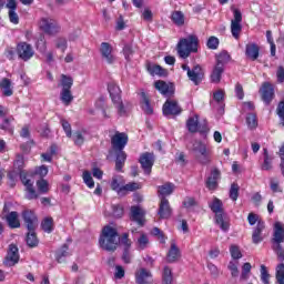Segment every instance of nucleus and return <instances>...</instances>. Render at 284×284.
<instances>
[{
  "label": "nucleus",
  "mask_w": 284,
  "mask_h": 284,
  "mask_svg": "<svg viewBox=\"0 0 284 284\" xmlns=\"http://www.w3.org/2000/svg\"><path fill=\"white\" fill-rule=\"evenodd\" d=\"M270 187L272 192L276 193H283V187H281V181L276 178H271L270 179Z\"/></svg>",
  "instance_id": "nucleus-49"
},
{
  "label": "nucleus",
  "mask_w": 284,
  "mask_h": 284,
  "mask_svg": "<svg viewBox=\"0 0 284 284\" xmlns=\"http://www.w3.org/2000/svg\"><path fill=\"white\" fill-rule=\"evenodd\" d=\"M187 77L190 81L194 83V85H199L201 81H203V69L201 65L196 64L191 71H189Z\"/></svg>",
  "instance_id": "nucleus-19"
},
{
  "label": "nucleus",
  "mask_w": 284,
  "mask_h": 284,
  "mask_svg": "<svg viewBox=\"0 0 284 284\" xmlns=\"http://www.w3.org/2000/svg\"><path fill=\"white\" fill-rule=\"evenodd\" d=\"M16 52L22 61H30L34 57V49L28 42L18 43Z\"/></svg>",
  "instance_id": "nucleus-10"
},
{
  "label": "nucleus",
  "mask_w": 284,
  "mask_h": 284,
  "mask_svg": "<svg viewBox=\"0 0 284 284\" xmlns=\"http://www.w3.org/2000/svg\"><path fill=\"white\" fill-rule=\"evenodd\" d=\"M112 210L113 216H115V219H121V216H123V206L120 204L112 205Z\"/></svg>",
  "instance_id": "nucleus-62"
},
{
  "label": "nucleus",
  "mask_w": 284,
  "mask_h": 284,
  "mask_svg": "<svg viewBox=\"0 0 284 284\" xmlns=\"http://www.w3.org/2000/svg\"><path fill=\"white\" fill-rule=\"evenodd\" d=\"M7 223L9 227L17 229L21 227V222H19V213L12 211L6 215Z\"/></svg>",
  "instance_id": "nucleus-29"
},
{
  "label": "nucleus",
  "mask_w": 284,
  "mask_h": 284,
  "mask_svg": "<svg viewBox=\"0 0 284 284\" xmlns=\"http://www.w3.org/2000/svg\"><path fill=\"white\" fill-rule=\"evenodd\" d=\"M111 145L115 152H123V149L128 145V135L123 132L115 131L111 136Z\"/></svg>",
  "instance_id": "nucleus-8"
},
{
  "label": "nucleus",
  "mask_w": 284,
  "mask_h": 284,
  "mask_svg": "<svg viewBox=\"0 0 284 284\" xmlns=\"http://www.w3.org/2000/svg\"><path fill=\"white\" fill-rule=\"evenodd\" d=\"M61 125H62L68 139H72V125H70L69 122L65 120H61Z\"/></svg>",
  "instance_id": "nucleus-59"
},
{
  "label": "nucleus",
  "mask_w": 284,
  "mask_h": 284,
  "mask_svg": "<svg viewBox=\"0 0 284 284\" xmlns=\"http://www.w3.org/2000/svg\"><path fill=\"white\" fill-rule=\"evenodd\" d=\"M39 28L44 32L45 34H50L51 37H54V34H59L61 27H59V23L57 20L44 17L41 18L39 21Z\"/></svg>",
  "instance_id": "nucleus-6"
},
{
  "label": "nucleus",
  "mask_w": 284,
  "mask_h": 284,
  "mask_svg": "<svg viewBox=\"0 0 284 284\" xmlns=\"http://www.w3.org/2000/svg\"><path fill=\"white\" fill-rule=\"evenodd\" d=\"M20 181L22 185H24L26 199L28 201H34V199H39V193L34 190V179L26 171L20 172Z\"/></svg>",
  "instance_id": "nucleus-4"
},
{
  "label": "nucleus",
  "mask_w": 284,
  "mask_h": 284,
  "mask_svg": "<svg viewBox=\"0 0 284 284\" xmlns=\"http://www.w3.org/2000/svg\"><path fill=\"white\" fill-rule=\"evenodd\" d=\"M176 186L173 183L166 182L163 185L158 186V194L160 199H165V196H170Z\"/></svg>",
  "instance_id": "nucleus-25"
},
{
  "label": "nucleus",
  "mask_w": 284,
  "mask_h": 284,
  "mask_svg": "<svg viewBox=\"0 0 284 284\" xmlns=\"http://www.w3.org/2000/svg\"><path fill=\"white\" fill-rule=\"evenodd\" d=\"M263 230H265V223L258 222L252 234V242L258 245L263 241Z\"/></svg>",
  "instance_id": "nucleus-24"
},
{
  "label": "nucleus",
  "mask_w": 284,
  "mask_h": 284,
  "mask_svg": "<svg viewBox=\"0 0 284 284\" xmlns=\"http://www.w3.org/2000/svg\"><path fill=\"white\" fill-rule=\"evenodd\" d=\"M125 152L123 151H118L116 153V160H115V170L118 172H121V170H123V165H125Z\"/></svg>",
  "instance_id": "nucleus-41"
},
{
  "label": "nucleus",
  "mask_w": 284,
  "mask_h": 284,
  "mask_svg": "<svg viewBox=\"0 0 284 284\" xmlns=\"http://www.w3.org/2000/svg\"><path fill=\"white\" fill-rule=\"evenodd\" d=\"M273 250L278 258V261H284V248L281 244H274Z\"/></svg>",
  "instance_id": "nucleus-57"
},
{
  "label": "nucleus",
  "mask_w": 284,
  "mask_h": 284,
  "mask_svg": "<svg viewBox=\"0 0 284 284\" xmlns=\"http://www.w3.org/2000/svg\"><path fill=\"white\" fill-rule=\"evenodd\" d=\"M100 53L102 59H104L106 63H114V55L112 54V44L108 42H102L100 45Z\"/></svg>",
  "instance_id": "nucleus-16"
},
{
  "label": "nucleus",
  "mask_w": 284,
  "mask_h": 284,
  "mask_svg": "<svg viewBox=\"0 0 284 284\" xmlns=\"http://www.w3.org/2000/svg\"><path fill=\"white\" fill-rule=\"evenodd\" d=\"M112 103L116 109L119 116H125V114H128V109H125V104H123L122 99L114 100Z\"/></svg>",
  "instance_id": "nucleus-45"
},
{
  "label": "nucleus",
  "mask_w": 284,
  "mask_h": 284,
  "mask_svg": "<svg viewBox=\"0 0 284 284\" xmlns=\"http://www.w3.org/2000/svg\"><path fill=\"white\" fill-rule=\"evenodd\" d=\"M55 48H58V50H61V52H65V50H68V40H65L64 38H59L55 41Z\"/></svg>",
  "instance_id": "nucleus-54"
},
{
  "label": "nucleus",
  "mask_w": 284,
  "mask_h": 284,
  "mask_svg": "<svg viewBox=\"0 0 284 284\" xmlns=\"http://www.w3.org/2000/svg\"><path fill=\"white\" fill-rule=\"evenodd\" d=\"M277 115L281 119L282 125H284V101H281L276 109Z\"/></svg>",
  "instance_id": "nucleus-63"
},
{
  "label": "nucleus",
  "mask_w": 284,
  "mask_h": 284,
  "mask_svg": "<svg viewBox=\"0 0 284 284\" xmlns=\"http://www.w3.org/2000/svg\"><path fill=\"white\" fill-rule=\"evenodd\" d=\"M141 97V108L145 114H154V109L152 108V104H150V98H148V94L145 92L140 93Z\"/></svg>",
  "instance_id": "nucleus-26"
},
{
  "label": "nucleus",
  "mask_w": 284,
  "mask_h": 284,
  "mask_svg": "<svg viewBox=\"0 0 284 284\" xmlns=\"http://www.w3.org/2000/svg\"><path fill=\"white\" fill-rule=\"evenodd\" d=\"M192 150L199 163H201L202 165H210V163L212 162V153L207 149V144L196 140L193 142Z\"/></svg>",
  "instance_id": "nucleus-3"
},
{
  "label": "nucleus",
  "mask_w": 284,
  "mask_h": 284,
  "mask_svg": "<svg viewBox=\"0 0 284 284\" xmlns=\"http://www.w3.org/2000/svg\"><path fill=\"white\" fill-rule=\"evenodd\" d=\"M273 243L274 245H281V243H284V227L281 222H276L274 224Z\"/></svg>",
  "instance_id": "nucleus-20"
},
{
  "label": "nucleus",
  "mask_w": 284,
  "mask_h": 284,
  "mask_svg": "<svg viewBox=\"0 0 284 284\" xmlns=\"http://www.w3.org/2000/svg\"><path fill=\"white\" fill-rule=\"evenodd\" d=\"M261 281L264 284H270V273H267L265 265H261Z\"/></svg>",
  "instance_id": "nucleus-55"
},
{
  "label": "nucleus",
  "mask_w": 284,
  "mask_h": 284,
  "mask_svg": "<svg viewBox=\"0 0 284 284\" xmlns=\"http://www.w3.org/2000/svg\"><path fill=\"white\" fill-rule=\"evenodd\" d=\"M145 216V213L143 210L139 206H132L131 207V219L132 221H135L139 225H143V217Z\"/></svg>",
  "instance_id": "nucleus-27"
},
{
  "label": "nucleus",
  "mask_w": 284,
  "mask_h": 284,
  "mask_svg": "<svg viewBox=\"0 0 284 284\" xmlns=\"http://www.w3.org/2000/svg\"><path fill=\"white\" fill-rule=\"evenodd\" d=\"M70 256V252H68V244H64L60 250L55 253V260L58 263H65V258Z\"/></svg>",
  "instance_id": "nucleus-35"
},
{
  "label": "nucleus",
  "mask_w": 284,
  "mask_h": 284,
  "mask_svg": "<svg viewBox=\"0 0 284 284\" xmlns=\"http://www.w3.org/2000/svg\"><path fill=\"white\" fill-rule=\"evenodd\" d=\"M243 13L241 10L233 9V19L231 20V34L235 39L241 38V32H243Z\"/></svg>",
  "instance_id": "nucleus-7"
},
{
  "label": "nucleus",
  "mask_w": 284,
  "mask_h": 284,
  "mask_svg": "<svg viewBox=\"0 0 284 284\" xmlns=\"http://www.w3.org/2000/svg\"><path fill=\"white\" fill-rule=\"evenodd\" d=\"M82 179L88 187H94V180L92 179V173H90V171H84Z\"/></svg>",
  "instance_id": "nucleus-52"
},
{
  "label": "nucleus",
  "mask_w": 284,
  "mask_h": 284,
  "mask_svg": "<svg viewBox=\"0 0 284 284\" xmlns=\"http://www.w3.org/2000/svg\"><path fill=\"white\" fill-rule=\"evenodd\" d=\"M138 284H152V273L145 268H140L135 273Z\"/></svg>",
  "instance_id": "nucleus-18"
},
{
  "label": "nucleus",
  "mask_w": 284,
  "mask_h": 284,
  "mask_svg": "<svg viewBox=\"0 0 284 284\" xmlns=\"http://www.w3.org/2000/svg\"><path fill=\"white\" fill-rule=\"evenodd\" d=\"M136 190H141V184L136 182H130L129 184H123L122 190L120 191V196H125L129 192H134Z\"/></svg>",
  "instance_id": "nucleus-33"
},
{
  "label": "nucleus",
  "mask_w": 284,
  "mask_h": 284,
  "mask_svg": "<svg viewBox=\"0 0 284 284\" xmlns=\"http://www.w3.org/2000/svg\"><path fill=\"white\" fill-rule=\"evenodd\" d=\"M37 186H38V190H39V192H41L42 194H45V193H48V181H45V180H39L38 182H37Z\"/></svg>",
  "instance_id": "nucleus-61"
},
{
  "label": "nucleus",
  "mask_w": 284,
  "mask_h": 284,
  "mask_svg": "<svg viewBox=\"0 0 284 284\" xmlns=\"http://www.w3.org/2000/svg\"><path fill=\"white\" fill-rule=\"evenodd\" d=\"M280 158H281V164H280V168H281V172L284 176V144L282 145V148L280 149Z\"/></svg>",
  "instance_id": "nucleus-64"
},
{
  "label": "nucleus",
  "mask_w": 284,
  "mask_h": 284,
  "mask_svg": "<svg viewBox=\"0 0 284 284\" xmlns=\"http://www.w3.org/2000/svg\"><path fill=\"white\" fill-rule=\"evenodd\" d=\"M224 71H225V68L215 64V67L213 69V72L211 74L212 83H220L221 82V75L223 74Z\"/></svg>",
  "instance_id": "nucleus-39"
},
{
  "label": "nucleus",
  "mask_w": 284,
  "mask_h": 284,
  "mask_svg": "<svg viewBox=\"0 0 284 284\" xmlns=\"http://www.w3.org/2000/svg\"><path fill=\"white\" fill-rule=\"evenodd\" d=\"M0 88H2L4 97H12L13 94L12 81H10V79L8 78L2 79L0 82Z\"/></svg>",
  "instance_id": "nucleus-32"
},
{
  "label": "nucleus",
  "mask_w": 284,
  "mask_h": 284,
  "mask_svg": "<svg viewBox=\"0 0 284 284\" xmlns=\"http://www.w3.org/2000/svg\"><path fill=\"white\" fill-rule=\"evenodd\" d=\"M261 92L265 103H270L274 99V87L270 82H265L262 85Z\"/></svg>",
  "instance_id": "nucleus-21"
},
{
  "label": "nucleus",
  "mask_w": 284,
  "mask_h": 284,
  "mask_svg": "<svg viewBox=\"0 0 284 284\" xmlns=\"http://www.w3.org/2000/svg\"><path fill=\"white\" fill-rule=\"evenodd\" d=\"M22 219L26 223L28 231L37 230V226L39 225V220L37 219V215L34 214L33 211H30V210L23 211Z\"/></svg>",
  "instance_id": "nucleus-12"
},
{
  "label": "nucleus",
  "mask_w": 284,
  "mask_h": 284,
  "mask_svg": "<svg viewBox=\"0 0 284 284\" xmlns=\"http://www.w3.org/2000/svg\"><path fill=\"white\" fill-rule=\"evenodd\" d=\"M179 258H181V251L179 250V246H176L175 242H171V247L166 255V261L168 263H175V261H179Z\"/></svg>",
  "instance_id": "nucleus-23"
},
{
  "label": "nucleus",
  "mask_w": 284,
  "mask_h": 284,
  "mask_svg": "<svg viewBox=\"0 0 284 284\" xmlns=\"http://www.w3.org/2000/svg\"><path fill=\"white\" fill-rule=\"evenodd\" d=\"M123 178L121 176H113L112 182H111V189L114 190L121 196V190L123 189L124 185Z\"/></svg>",
  "instance_id": "nucleus-37"
},
{
  "label": "nucleus",
  "mask_w": 284,
  "mask_h": 284,
  "mask_svg": "<svg viewBox=\"0 0 284 284\" xmlns=\"http://www.w3.org/2000/svg\"><path fill=\"white\" fill-rule=\"evenodd\" d=\"M140 163L145 174H150L152 172V165H154V154L143 153L140 158Z\"/></svg>",
  "instance_id": "nucleus-15"
},
{
  "label": "nucleus",
  "mask_w": 284,
  "mask_h": 284,
  "mask_svg": "<svg viewBox=\"0 0 284 284\" xmlns=\"http://www.w3.org/2000/svg\"><path fill=\"white\" fill-rule=\"evenodd\" d=\"M239 190H240L239 184H236V183L231 184L230 199L232 201H237V199H239Z\"/></svg>",
  "instance_id": "nucleus-53"
},
{
  "label": "nucleus",
  "mask_w": 284,
  "mask_h": 284,
  "mask_svg": "<svg viewBox=\"0 0 284 284\" xmlns=\"http://www.w3.org/2000/svg\"><path fill=\"white\" fill-rule=\"evenodd\" d=\"M164 116H176L183 112L176 100L168 99L162 106Z\"/></svg>",
  "instance_id": "nucleus-9"
},
{
  "label": "nucleus",
  "mask_w": 284,
  "mask_h": 284,
  "mask_svg": "<svg viewBox=\"0 0 284 284\" xmlns=\"http://www.w3.org/2000/svg\"><path fill=\"white\" fill-rule=\"evenodd\" d=\"M230 254H231L232 258H234L235 261H237L239 258H243V254L241 253V248L236 244H232L230 246Z\"/></svg>",
  "instance_id": "nucleus-50"
},
{
  "label": "nucleus",
  "mask_w": 284,
  "mask_h": 284,
  "mask_svg": "<svg viewBox=\"0 0 284 284\" xmlns=\"http://www.w3.org/2000/svg\"><path fill=\"white\" fill-rule=\"evenodd\" d=\"M276 278L280 284H284V264L277 266Z\"/></svg>",
  "instance_id": "nucleus-60"
},
{
  "label": "nucleus",
  "mask_w": 284,
  "mask_h": 284,
  "mask_svg": "<svg viewBox=\"0 0 284 284\" xmlns=\"http://www.w3.org/2000/svg\"><path fill=\"white\" fill-rule=\"evenodd\" d=\"M27 244L29 247H37V245H39V239H37V233L34 230L28 232Z\"/></svg>",
  "instance_id": "nucleus-44"
},
{
  "label": "nucleus",
  "mask_w": 284,
  "mask_h": 284,
  "mask_svg": "<svg viewBox=\"0 0 284 284\" xmlns=\"http://www.w3.org/2000/svg\"><path fill=\"white\" fill-rule=\"evenodd\" d=\"M210 209L215 214V223L220 225L223 232H227V230H230V223L225 222L223 219V202L215 197L210 204Z\"/></svg>",
  "instance_id": "nucleus-5"
},
{
  "label": "nucleus",
  "mask_w": 284,
  "mask_h": 284,
  "mask_svg": "<svg viewBox=\"0 0 284 284\" xmlns=\"http://www.w3.org/2000/svg\"><path fill=\"white\" fill-rule=\"evenodd\" d=\"M171 21L179 27L185 26V14H183L182 11H173L171 14Z\"/></svg>",
  "instance_id": "nucleus-36"
},
{
  "label": "nucleus",
  "mask_w": 284,
  "mask_h": 284,
  "mask_svg": "<svg viewBox=\"0 0 284 284\" xmlns=\"http://www.w3.org/2000/svg\"><path fill=\"white\" fill-rule=\"evenodd\" d=\"M41 227L47 234L52 233L54 230V220H52V217H45L41 223Z\"/></svg>",
  "instance_id": "nucleus-42"
},
{
  "label": "nucleus",
  "mask_w": 284,
  "mask_h": 284,
  "mask_svg": "<svg viewBox=\"0 0 284 284\" xmlns=\"http://www.w3.org/2000/svg\"><path fill=\"white\" fill-rule=\"evenodd\" d=\"M71 139L74 143V145L81 146L83 143H85V136H83V132L75 131L73 134L71 133Z\"/></svg>",
  "instance_id": "nucleus-47"
},
{
  "label": "nucleus",
  "mask_w": 284,
  "mask_h": 284,
  "mask_svg": "<svg viewBox=\"0 0 284 284\" xmlns=\"http://www.w3.org/2000/svg\"><path fill=\"white\" fill-rule=\"evenodd\" d=\"M154 88L160 94H163V97H172V94H174V84L168 83L163 80L156 81L154 83Z\"/></svg>",
  "instance_id": "nucleus-14"
},
{
  "label": "nucleus",
  "mask_w": 284,
  "mask_h": 284,
  "mask_svg": "<svg viewBox=\"0 0 284 284\" xmlns=\"http://www.w3.org/2000/svg\"><path fill=\"white\" fill-rule=\"evenodd\" d=\"M246 123H247L250 130L256 129L257 125H258V121L256 120V114L250 113V114L246 116Z\"/></svg>",
  "instance_id": "nucleus-51"
},
{
  "label": "nucleus",
  "mask_w": 284,
  "mask_h": 284,
  "mask_svg": "<svg viewBox=\"0 0 284 284\" xmlns=\"http://www.w3.org/2000/svg\"><path fill=\"white\" fill-rule=\"evenodd\" d=\"M158 216H160V219H170V216H172V206L170 205L169 199H160Z\"/></svg>",
  "instance_id": "nucleus-13"
},
{
  "label": "nucleus",
  "mask_w": 284,
  "mask_h": 284,
  "mask_svg": "<svg viewBox=\"0 0 284 284\" xmlns=\"http://www.w3.org/2000/svg\"><path fill=\"white\" fill-rule=\"evenodd\" d=\"M221 180V171L219 169H213L210 176L206 180V187L209 190H216L219 187V181Z\"/></svg>",
  "instance_id": "nucleus-17"
},
{
  "label": "nucleus",
  "mask_w": 284,
  "mask_h": 284,
  "mask_svg": "<svg viewBox=\"0 0 284 284\" xmlns=\"http://www.w3.org/2000/svg\"><path fill=\"white\" fill-rule=\"evenodd\" d=\"M73 84H74V80L72 79V77H68L65 74L61 75L62 90H72Z\"/></svg>",
  "instance_id": "nucleus-46"
},
{
  "label": "nucleus",
  "mask_w": 284,
  "mask_h": 284,
  "mask_svg": "<svg viewBox=\"0 0 284 284\" xmlns=\"http://www.w3.org/2000/svg\"><path fill=\"white\" fill-rule=\"evenodd\" d=\"M60 101H62L63 105H70V103H72V101H74L72 91L71 90H62L60 92Z\"/></svg>",
  "instance_id": "nucleus-40"
},
{
  "label": "nucleus",
  "mask_w": 284,
  "mask_h": 284,
  "mask_svg": "<svg viewBox=\"0 0 284 284\" xmlns=\"http://www.w3.org/2000/svg\"><path fill=\"white\" fill-rule=\"evenodd\" d=\"M148 72L152 75V77H166L168 75V71L165 69H162L161 65H149L148 67Z\"/></svg>",
  "instance_id": "nucleus-34"
},
{
  "label": "nucleus",
  "mask_w": 284,
  "mask_h": 284,
  "mask_svg": "<svg viewBox=\"0 0 284 284\" xmlns=\"http://www.w3.org/2000/svg\"><path fill=\"white\" fill-rule=\"evenodd\" d=\"M258 45H256V43H248L246 44V50H245V54L247 57V59H251V61H256V59H258Z\"/></svg>",
  "instance_id": "nucleus-28"
},
{
  "label": "nucleus",
  "mask_w": 284,
  "mask_h": 284,
  "mask_svg": "<svg viewBox=\"0 0 284 284\" xmlns=\"http://www.w3.org/2000/svg\"><path fill=\"white\" fill-rule=\"evenodd\" d=\"M163 281L164 284H172V270L168 266H165L163 271Z\"/></svg>",
  "instance_id": "nucleus-56"
},
{
  "label": "nucleus",
  "mask_w": 284,
  "mask_h": 284,
  "mask_svg": "<svg viewBox=\"0 0 284 284\" xmlns=\"http://www.w3.org/2000/svg\"><path fill=\"white\" fill-rule=\"evenodd\" d=\"M176 50L181 59H187L192 53L199 52V38L191 34L187 38L180 39Z\"/></svg>",
  "instance_id": "nucleus-2"
},
{
  "label": "nucleus",
  "mask_w": 284,
  "mask_h": 284,
  "mask_svg": "<svg viewBox=\"0 0 284 284\" xmlns=\"http://www.w3.org/2000/svg\"><path fill=\"white\" fill-rule=\"evenodd\" d=\"M135 247L139 251L148 250V247H150V239L148 235L141 233L135 242Z\"/></svg>",
  "instance_id": "nucleus-31"
},
{
  "label": "nucleus",
  "mask_w": 284,
  "mask_h": 284,
  "mask_svg": "<svg viewBox=\"0 0 284 284\" xmlns=\"http://www.w3.org/2000/svg\"><path fill=\"white\" fill-rule=\"evenodd\" d=\"M272 161H274V156L270 155L267 149H264V162L262 164V170L270 171L272 170Z\"/></svg>",
  "instance_id": "nucleus-43"
},
{
  "label": "nucleus",
  "mask_w": 284,
  "mask_h": 284,
  "mask_svg": "<svg viewBox=\"0 0 284 284\" xmlns=\"http://www.w3.org/2000/svg\"><path fill=\"white\" fill-rule=\"evenodd\" d=\"M100 247L105 252H115L119 247V233L112 226H104L99 239Z\"/></svg>",
  "instance_id": "nucleus-1"
},
{
  "label": "nucleus",
  "mask_w": 284,
  "mask_h": 284,
  "mask_svg": "<svg viewBox=\"0 0 284 284\" xmlns=\"http://www.w3.org/2000/svg\"><path fill=\"white\" fill-rule=\"evenodd\" d=\"M17 263H19V247H17L16 244H10L3 265H6V267H13Z\"/></svg>",
  "instance_id": "nucleus-11"
},
{
  "label": "nucleus",
  "mask_w": 284,
  "mask_h": 284,
  "mask_svg": "<svg viewBox=\"0 0 284 284\" xmlns=\"http://www.w3.org/2000/svg\"><path fill=\"white\" fill-rule=\"evenodd\" d=\"M206 45L210 50H216L219 48V38L216 37H210Z\"/></svg>",
  "instance_id": "nucleus-58"
},
{
  "label": "nucleus",
  "mask_w": 284,
  "mask_h": 284,
  "mask_svg": "<svg viewBox=\"0 0 284 284\" xmlns=\"http://www.w3.org/2000/svg\"><path fill=\"white\" fill-rule=\"evenodd\" d=\"M14 170H18V172H23V168H26V158L23 155L18 154L16 156L14 163H13Z\"/></svg>",
  "instance_id": "nucleus-48"
},
{
  "label": "nucleus",
  "mask_w": 284,
  "mask_h": 284,
  "mask_svg": "<svg viewBox=\"0 0 284 284\" xmlns=\"http://www.w3.org/2000/svg\"><path fill=\"white\" fill-rule=\"evenodd\" d=\"M108 91L110 93L112 102L119 101L121 99V88H119L116 83L114 82L109 83Z\"/></svg>",
  "instance_id": "nucleus-30"
},
{
  "label": "nucleus",
  "mask_w": 284,
  "mask_h": 284,
  "mask_svg": "<svg viewBox=\"0 0 284 284\" xmlns=\"http://www.w3.org/2000/svg\"><path fill=\"white\" fill-rule=\"evenodd\" d=\"M230 53L227 51H222L216 55V64L220 65V68H225L226 63H230Z\"/></svg>",
  "instance_id": "nucleus-38"
},
{
  "label": "nucleus",
  "mask_w": 284,
  "mask_h": 284,
  "mask_svg": "<svg viewBox=\"0 0 284 284\" xmlns=\"http://www.w3.org/2000/svg\"><path fill=\"white\" fill-rule=\"evenodd\" d=\"M186 128L189 132H207V126H204L203 129L199 128V115H195L193 118H190L186 122Z\"/></svg>",
  "instance_id": "nucleus-22"
}]
</instances>
